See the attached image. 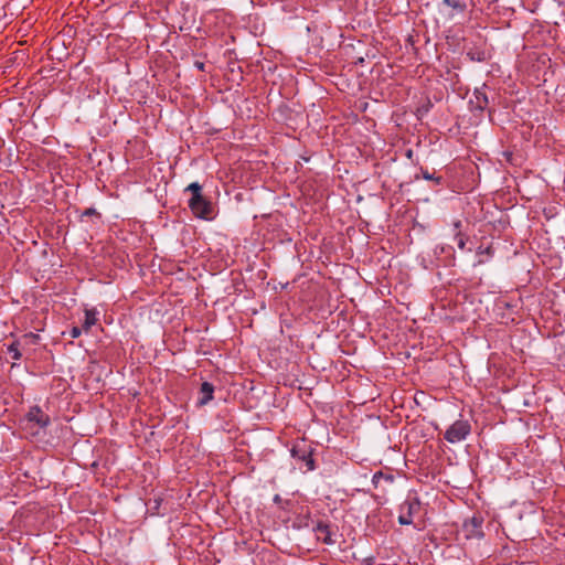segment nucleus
<instances>
[{
  "label": "nucleus",
  "instance_id": "3",
  "mask_svg": "<svg viewBox=\"0 0 565 565\" xmlns=\"http://www.w3.org/2000/svg\"><path fill=\"white\" fill-rule=\"evenodd\" d=\"M422 511V502L416 494H408L398 507V523L401 525H411L414 518Z\"/></svg>",
  "mask_w": 565,
  "mask_h": 565
},
{
  "label": "nucleus",
  "instance_id": "13",
  "mask_svg": "<svg viewBox=\"0 0 565 565\" xmlns=\"http://www.w3.org/2000/svg\"><path fill=\"white\" fill-rule=\"evenodd\" d=\"M97 312L96 309H86L85 310V320L83 323V330L88 332L93 326L97 323Z\"/></svg>",
  "mask_w": 565,
  "mask_h": 565
},
{
  "label": "nucleus",
  "instance_id": "9",
  "mask_svg": "<svg viewBox=\"0 0 565 565\" xmlns=\"http://www.w3.org/2000/svg\"><path fill=\"white\" fill-rule=\"evenodd\" d=\"M214 385L210 382H203L200 388L199 406H204L213 399Z\"/></svg>",
  "mask_w": 565,
  "mask_h": 565
},
{
  "label": "nucleus",
  "instance_id": "7",
  "mask_svg": "<svg viewBox=\"0 0 565 565\" xmlns=\"http://www.w3.org/2000/svg\"><path fill=\"white\" fill-rule=\"evenodd\" d=\"M312 530L318 541L327 545L334 544L332 526L328 521L318 520Z\"/></svg>",
  "mask_w": 565,
  "mask_h": 565
},
{
  "label": "nucleus",
  "instance_id": "17",
  "mask_svg": "<svg viewBox=\"0 0 565 565\" xmlns=\"http://www.w3.org/2000/svg\"><path fill=\"white\" fill-rule=\"evenodd\" d=\"M431 107H433V103H431V100H430L429 98H426L425 103H424V104H422V105L417 108V110H416L417 116H418V117H422V116H424V115L428 114V113L430 111Z\"/></svg>",
  "mask_w": 565,
  "mask_h": 565
},
{
  "label": "nucleus",
  "instance_id": "1",
  "mask_svg": "<svg viewBox=\"0 0 565 565\" xmlns=\"http://www.w3.org/2000/svg\"><path fill=\"white\" fill-rule=\"evenodd\" d=\"M185 191L192 194L188 205L193 215L202 220H211L213 217L214 207L212 202L202 194V185L198 182H193L186 186Z\"/></svg>",
  "mask_w": 565,
  "mask_h": 565
},
{
  "label": "nucleus",
  "instance_id": "24",
  "mask_svg": "<svg viewBox=\"0 0 565 565\" xmlns=\"http://www.w3.org/2000/svg\"><path fill=\"white\" fill-rule=\"evenodd\" d=\"M373 562H374V559H373V557H371L370 559H367L366 564H367V565H372V564H373Z\"/></svg>",
  "mask_w": 565,
  "mask_h": 565
},
{
  "label": "nucleus",
  "instance_id": "6",
  "mask_svg": "<svg viewBox=\"0 0 565 565\" xmlns=\"http://www.w3.org/2000/svg\"><path fill=\"white\" fill-rule=\"evenodd\" d=\"M483 521L484 519L480 514H475L473 516L466 519L462 523V532L465 537L467 540L482 539L484 535L482 530Z\"/></svg>",
  "mask_w": 565,
  "mask_h": 565
},
{
  "label": "nucleus",
  "instance_id": "22",
  "mask_svg": "<svg viewBox=\"0 0 565 565\" xmlns=\"http://www.w3.org/2000/svg\"><path fill=\"white\" fill-rule=\"evenodd\" d=\"M194 65H195V67H196L198 70H200V71H202V72L204 71L205 64H204L203 62H201V61H195V62H194Z\"/></svg>",
  "mask_w": 565,
  "mask_h": 565
},
{
  "label": "nucleus",
  "instance_id": "26",
  "mask_svg": "<svg viewBox=\"0 0 565 565\" xmlns=\"http://www.w3.org/2000/svg\"><path fill=\"white\" fill-rule=\"evenodd\" d=\"M478 263H479V264H482V263H484V259H483V258H480Z\"/></svg>",
  "mask_w": 565,
  "mask_h": 565
},
{
  "label": "nucleus",
  "instance_id": "12",
  "mask_svg": "<svg viewBox=\"0 0 565 565\" xmlns=\"http://www.w3.org/2000/svg\"><path fill=\"white\" fill-rule=\"evenodd\" d=\"M7 353L11 355L14 361H19L22 358L21 353V341L19 339L13 340L10 344H7Z\"/></svg>",
  "mask_w": 565,
  "mask_h": 565
},
{
  "label": "nucleus",
  "instance_id": "8",
  "mask_svg": "<svg viewBox=\"0 0 565 565\" xmlns=\"http://www.w3.org/2000/svg\"><path fill=\"white\" fill-rule=\"evenodd\" d=\"M25 418L30 423H34L40 428L45 429L51 424V418L45 414L40 406H31L25 414Z\"/></svg>",
  "mask_w": 565,
  "mask_h": 565
},
{
  "label": "nucleus",
  "instance_id": "4",
  "mask_svg": "<svg viewBox=\"0 0 565 565\" xmlns=\"http://www.w3.org/2000/svg\"><path fill=\"white\" fill-rule=\"evenodd\" d=\"M488 89L489 87L486 84H482L481 87L475 88L473 95L469 100V105L472 113L478 111L482 114L484 110H487L490 120H492L495 109L489 107L490 100L487 94Z\"/></svg>",
  "mask_w": 565,
  "mask_h": 565
},
{
  "label": "nucleus",
  "instance_id": "16",
  "mask_svg": "<svg viewBox=\"0 0 565 565\" xmlns=\"http://www.w3.org/2000/svg\"><path fill=\"white\" fill-rule=\"evenodd\" d=\"M420 174L423 179L433 181L435 184L440 185L444 181V178L441 175H436L435 172H429L427 169L420 168Z\"/></svg>",
  "mask_w": 565,
  "mask_h": 565
},
{
  "label": "nucleus",
  "instance_id": "21",
  "mask_svg": "<svg viewBox=\"0 0 565 565\" xmlns=\"http://www.w3.org/2000/svg\"><path fill=\"white\" fill-rule=\"evenodd\" d=\"M83 327H73L70 331V334L73 339L78 338L82 334Z\"/></svg>",
  "mask_w": 565,
  "mask_h": 565
},
{
  "label": "nucleus",
  "instance_id": "2",
  "mask_svg": "<svg viewBox=\"0 0 565 565\" xmlns=\"http://www.w3.org/2000/svg\"><path fill=\"white\" fill-rule=\"evenodd\" d=\"M315 452L312 443L305 438L296 440L290 449V456L296 460L298 468L306 472L316 469Z\"/></svg>",
  "mask_w": 565,
  "mask_h": 565
},
{
  "label": "nucleus",
  "instance_id": "20",
  "mask_svg": "<svg viewBox=\"0 0 565 565\" xmlns=\"http://www.w3.org/2000/svg\"><path fill=\"white\" fill-rule=\"evenodd\" d=\"M83 216H96L97 218H100L102 215L99 212H97L94 207H88L82 213Z\"/></svg>",
  "mask_w": 565,
  "mask_h": 565
},
{
  "label": "nucleus",
  "instance_id": "18",
  "mask_svg": "<svg viewBox=\"0 0 565 565\" xmlns=\"http://www.w3.org/2000/svg\"><path fill=\"white\" fill-rule=\"evenodd\" d=\"M455 239L457 242L458 247L463 250L466 248L468 236L463 234L461 231H458L455 232Z\"/></svg>",
  "mask_w": 565,
  "mask_h": 565
},
{
  "label": "nucleus",
  "instance_id": "5",
  "mask_svg": "<svg viewBox=\"0 0 565 565\" xmlns=\"http://www.w3.org/2000/svg\"><path fill=\"white\" fill-rule=\"evenodd\" d=\"M471 431L468 420L458 419L445 431L444 438L451 444L463 440Z\"/></svg>",
  "mask_w": 565,
  "mask_h": 565
},
{
  "label": "nucleus",
  "instance_id": "14",
  "mask_svg": "<svg viewBox=\"0 0 565 565\" xmlns=\"http://www.w3.org/2000/svg\"><path fill=\"white\" fill-rule=\"evenodd\" d=\"M22 349L31 345H38L40 343V335L38 333L29 332L24 333L20 339Z\"/></svg>",
  "mask_w": 565,
  "mask_h": 565
},
{
  "label": "nucleus",
  "instance_id": "15",
  "mask_svg": "<svg viewBox=\"0 0 565 565\" xmlns=\"http://www.w3.org/2000/svg\"><path fill=\"white\" fill-rule=\"evenodd\" d=\"M467 56L473 62H484L488 57L487 52L478 47H470L467 51Z\"/></svg>",
  "mask_w": 565,
  "mask_h": 565
},
{
  "label": "nucleus",
  "instance_id": "10",
  "mask_svg": "<svg viewBox=\"0 0 565 565\" xmlns=\"http://www.w3.org/2000/svg\"><path fill=\"white\" fill-rule=\"evenodd\" d=\"M394 476L391 473H384L383 471H376L373 475L372 483L375 488H380L383 483L391 484L394 481Z\"/></svg>",
  "mask_w": 565,
  "mask_h": 565
},
{
  "label": "nucleus",
  "instance_id": "11",
  "mask_svg": "<svg viewBox=\"0 0 565 565\" xmlns=\"http://www.w3.org/2000/svg\"><path fill=\"white\" fill-rule=\"evenodd\" d=\"M443 3L452 9V14H461L467 10V0H443Z\"/></svg>",
  "mask_w": 565,
  "mask_h": 565
},
{
  "label": "nucleus",
  "instance_id": "23",
  "mask_svg": "<svg viewBox=\"0 0 565 565\" xmlns=\"http://www.w3.org/2000/svg\"><path fill=\"white\" fill-rule=\"evenodd\" d=\"M461 225H462V223H461V221H460V220L455 221V222H454L455 231H456V232L461 231V230H460V228H461Z\"/></svg>",
  "mask_w": 565,
  "mask_h": 565
},
{
  "label": "nucleus",
  "instance_id": "25",
  "mask_svg": "<svg viewBox=\"0 0 565 565\" xmlns=\"http://www.w3.org/2000/svg\"><path fill=\"white\" fill-rule=\"evenodd\" d=\"M412 154H413V151H412V150H408V151H407V157H408V158H411V157H412Z\"/></svg>",
  "mask_w": 565,
  "mask_h": 565
},
{
  "label": "nucleus",
  "instance_id": "19",
  "mask_svg": "<svg viewBox=\"0 0 565 565\" xmlns=\"http://www.w3.org/2000/svg\"><path fill=\"white\" fill-rule=\"evenodd\" d=\"M477 254L479 256L487 255L488 257H490L493 255V248L491 245L487 246L486 248H483L482 246H479L477 249Z\"/></svg>",
  "mask_w": 565,
  "mask_h": 565
}]
</instances>
